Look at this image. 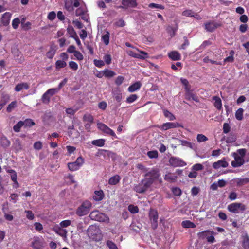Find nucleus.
<instances>
[{
	"instance_id": "6e6552de",
	"label": "nucleus",
	"mask_w": 249,
	"mask_h": 249,
	"mask_svg": "<svg viewBox=\"0 0 249 249\" xmlns=\"http://www.w3.org/2000/svg\"><path fill=\"white\" fill-rule=\"evenodd\" d=\"M220 22H217L214 21H209L204 24L205 29L209 32H213L218 27L221 26Z\"/></svg>"
},
{
	"instance_id": "49530a36",
	"label": "nucleus",
	"mask_w": 249,
	"mask_h": 249,
	"mask_svg": "<svg viewBox=\"0 0 249 249\" xmlns=\"http://www.w3.org/2000/svg\"><path fill=\"white\" fill-rule=\"evenodd\" d=\"M138 97L137 95L135 94H131L126 98V101L127 103L130 104L135 101L138 99Z\"/></svg>"
},
{
	"instance_id": "338daca9",
	"label": "nucleus",
	"mask_w": 249,
	"mask_h": 249,
	"mask_svg": "<svg viewBox=\"0 0 249 249\" xmlns=\"http://www.w3.org/2000/svg\"><path fill=\"white\" fill-rule=\"evenodd\" d=\"M203 166L200 163L195 164L192 166V170L195 171L196 172L197 171L202 170L203 169Z\"/></svg>"
},
{
	"instance_id": "20e7f679",
	"label": "nucleus",
	"mask_w": 249,
	"mask_h": 249,
	"mask_svg": "<svg viewBox=\"0 0 249 249\" xmlns=\"http://www.w3.org/2000/svg\"><path fill=\"white\" fill-rule=\"evenodd\" d=\"M149 218L153 229H156L158 227V213L156 210L150 209L149 212Z\"/></svg>"
},
{
	"instance_id": "4468645a",
	"label": "nucleus",
	"mask_w": 249,
	"mask_h": 249,
	"mask_svg": "<svg viewBox=\"0 0 249 249\" xmlns=\"http://www.w3.org/2000/svg\"><path fill=\"white\" fill-rule=\"evenodd\" d=\"M11 16L12 14L10 12H5L2 15L0 19V22L1 24L4 26H8L10 23Z\"/></svg>"
},
{
	"instance_id": "a211bd4d",
	"label": "nucleus",
	"mask_w": 249,
	"mask_h": 249,
	"mask_svg": "<svg viewBox=\"0 0 249 249\" xmlns=\"http://www.w3.org/2000/svg\"><path fill=\"white\" fill-rule=\"evenodd\" d=\"M168 57L172 60L177 61L181 59L180 54L176 51H173L168 54Z\"/></svg>"
},
{
	"instance_id": "aec40b11",
	"label": "nucleus",
	"mask_w": 249,
	"mask_h": 249,
	"mask_svg": "<svg viewBox=\"0 0 249 249\" xmlns=\"http://www.w3.org/2000/svg\"><path fill=\"white\" fill-rule=\"evenodd\" d=\"M244 162L245 160L244 158L238 156L237 154L234 152V167H238V166L243 165Z\"/></svg>"
},
{
	"instance_id": "6e6d98bb",
	"label": "nucleus",
	"mask_w": 249,
	"mask_h": 249,
	"mask_svg": "<svg viewBox=\"0 0 249 249\" xmlns=\"http://www.w3.org/2000/svg\"><path fill=\"white\" fill-rule=\"evenodd\" d=\"M96 220L100 221H105V219H107V217L106 215L103 213H99L96 215Z\"/></svg>"
},
{
	"instance_id": "8fccbe9b",
	"label": "nucleus",
	"mask_w": 249,
	"mask_h": 249,
	"mask_svg": "<svg viewBox=\"0 0 249 249\" xmlns=\"http://www.w3.org/2000/svg\"><path fill=\"white\" fill-rule=\"evenodd\" d=\"M106 245L109 249H119L117 245L111 240H107Z\"/></svg>"
},
{
	"instance_id": "473e14b6",
	"label": "nucleus",
	"mask_w": 249,
	"mask_h": 249,
	"mask_svg": "<svg viewBox=\"0 0 249 249\" xmlns=\"http://www.w3.org/2000/svg\"><path fill=\"white\" fill-rule=\"evenodd\" d=\"M249 178H238L236 180V182L238 186L246 185L249 183Z\"/></svg>"
},
{
	"instance_id": "f3484780",
	"label": "nucleus",
	"mask_w": 249,
	"mask_h": 249,
	"mask_svg": "<svg viewBox=\"0 0 249 249\" xmlns=\"http://www.w3.org/2000/svg\"><path fill=\"white\" fill-rule=\"evenodd\" d=\"M228 166V163L224 160H219L214 162L213 164V167L215 169H218L220 167L225 168Z\"/></svg>"
},
{
	"instance_id": "39448f33",
	"label": "nucleus",
	"mask_w": 249,
	"mask_h": 249,
	"mask_svg": "<svg viewBox=\"0 0 249 249\" xmlns=\"http://www.w3.org/2000/svg\"><path fill=\"white\" fill-rule=\"evenodd\" d=\"M97 125L98 128L102 131L103 133L107 135L111 136L115 138H117V137L113 130L110 129L105 124L102 123H98Z\"/></svg>"
},
{
	"instance_id": "393cba45",
	"label": "nucleus",
	"mask_w": 249,
	"mask_h": 249,
	"mask_svg": "<svg viewBox=\"0 0 249 249\" xmlns=\"http://www.w3.org/2000/svg\"><path fill=\"white\" fill-rule=\"evenodd\" d=\"M121 179V177L118 175L111 177L108 180V184L112 185H115L118 184Z\"/></svg>"
},
{
	"instance_id": "1a4fd4ad",
	"label": "nucleus",
	"mask_w": 249,
	"mask_h": 249,
	"mask_svg": "<svg viewBox=\"0 0 249 249\" xmlns=\"http://www.w3.org/2000/svg\"><path fill=\"white\" fill-rule=\"evenodd\" d=\"M79 0H66L65 6L66 9L71 11L73 10V7H78L79 5Z\"/></svg>"
},
{
	"instance_id": "4be33fe9",
	"label": "nucleus",
	"mask_w": 249,
	"mask_h": 249,
	"mask_svg": "<svg viewBox=\"0 0 249 249\" xmlns=\"http://www.w3.org/2000/svg\"><path fill=\"white\" fill-rule=\"evenodd\" d=\"M210 233L212 234H213L214 232L213 231H210L207 230L197 233V235L199 239L203 240L205 238L207 239V237L209 235Z\"/></svg>"
},
{
	"instance_id": "9d476101",
	"label": "nucleus",
	"mask_w": 249,
	"mask_h": 249,
	"mask_svg": "<svg viewBox=\"0 0 249 249\" xmlns=\"http://www.w3.org/2000/svg\"><path fill=\"white\" fill-rule=\"evenodd\" d=\"M121 3L122 6L119 7L123 9H127L128 7L135 8L138 5L136 0H122Z\"/></svg>"
},
{
	"instance_id": "2f4dec72",
	"label": "nucleus",
	"mask_w": 249,
	"mask_h": 249,
	"mask_svg": "<svg viewBox=\"0 0 249 249\" xmlns=\"http://www.w3.org/2000/svg\"><path fill=\"white\" fill-rule=\"evenodd\" d=\"M105 140L104 139H100L92 141V144L94 145L102 147L105 145Z\"/></svg>"
},
{
	"instance_id": "13d9d810",
	"label": "nucleus",
	"mask_w": 249,
	"mask_h": 249,
	"mask_svg": "<svg viewBox=\"0 0 249 249\" xmlns=\"http://www.w3.org/2000/svg\"><path fill=\"white\" fill-rule=\"evenodd\" d=\"M148 7L151 8H158L160 9L163 10L165 7L163 5L158 4L154 3H151L148 5Z\"/></svg>"
},
{
	"instance_id": "f03ea898",
	"label": "nucleus",
	"mask_w": 249,
	"mask_h": 249,
	"mask_svg": "<svg viewBox=\"0 0 249 249\" xmlns=\"http://www.w3.org/2000/svg\"><path fill=\"white\" fill-rule=\"evenodd\" d=\"M91 207L92 203L89 200H86L78 207L76 211V213L79 216L87 215L89 213Z\"/></svg>"
},
{
	"instance_id": "a19ab883",
	"label": "nucleus",
	"mask_w": 249,
	"mask_h": 249,
	"mask_svg": "<svg viewBox=\"0 0 249 249\" xmlns=\"http://www.w3.org/2000/svg\"><path fill=\"white\" fill-rule=\"evenodd\" d=\"M20 23V20L18 18H15L12 21V26L14 29H17Z\"/></svg>"
},
{
	"instance_id": "774afa93",
	"label": "nucleus",
	"mask_w": 249,
	"mask_h": 249,
	"mask_svg": "<svg viewBox=\"0 0 249 249\" xmlns=\"http://www.w3.org/2000/svg\"><path fill=\"white\" fill-rule=\"evenodd\" d=\"M71 223L70 220H65L60 223V226L62 228H65L69 226Z\"/></svg>"
},
{
	"instance_id": "c85d7f7f",
	"label": "nucleus",
	"mask_w": 249,
	"mask_h": 249,
	"mask_svg": "<svg viewBox=\"0 0 249 249\" xmlns=\"http://www.w3.org/2000/svg\"><path fill=\"white\" fill-rule=\"evenodd\" d=\"M10 141L5 136H3L0 139L1 146L4 148H7L10 146Z\"/></svg>"
},
{
	"instance_id": "f704fd0d",
	"label": "nucleus",
	"mask_w": 249,
	"mask_h": 249,
	"mask_svg": "<svg viewBox=\"0 0 249 249\" xmlns=\"http://www.w3.org/2000/svg\"><path fill=\"white\" fill-rule=\"evenodd\" d=\"M164 115L165 117L168 118L169 120L173 121L176 119V117L174 115H173L171 112L169 111L164 109L163 110Z\"/></svg>"
},
{
	"instance_id": "c756f323",
	"label": "nucleus",
	"mask_w": 249,
	"mask_h": 249,
	"mask_svg": "<svg viewBox=\"0 0 249 249\" xmlns=\"http://www.w3.org/2000/svg\"><path fill=\"white\" fill-rule=\"evenodd\" d=\"M181 225L183 228H194L196 227V225L193 222L189 220L182 221L181 223Z\"/></svg>"
},
{
	"instance_id": "0eeeda50",
	"label": "nucleus",
	"mask_w": 249,
	"mask_h": 249,
	"mask_svg": "<svg viewBox=\"0 0 249 249\" xmlns=\"http://www.w3.org/2000/svg\"><path fill=\"white\" fill-rule=\"evenodd\" d=\"M170 164L173 167H181L186 165L185 162L178 157H171L169 160Z\"/></svg>"
},
{
	"instance_id": "b1692460",
	"label": "nucleus",
	"mask_w": 249,
	"mask_h": 249,
	"mask_svg": "<svg viewBox=\"0 0 249 249\" xmlns=\"http://www.w3.org/2000/svg\"><path fill=\"white\" fill-rule=\"evenodd\" d=\"M142 84L140 82H136L135 83L130 85L128 88V90L130 92H133L140 89Z\"/></svg>"
},
{
	"instance_id": "412c9836",
	"label": "nucleus",
	"mask_w": 249,
	"mask_h": 249,
	"mask_svg": "<svg viewBox=\"0 0 249 249\" xmlns=\"http://www.w3.org/2000/svg\"><path fill=\"white\" fill-rule=\"evenodd\" d=\"M245 210V205L242 203H234V213H243Z\"/></svg>"
},
{
	"instance_id": "c9c22d12",
	"label": "nucleus",
	"mask_w": 249,
	"mask_h": 249,
	"mask_svg": "<svg viewBox=\"0 0 249 249\" xmlns=\"http://www.w3.org/2000/svg\"><path fill=\"white\" fill-rule=\"evenodd\" d=\"M180 81L184 86V91L191 89V85L189 84L188 81L186 79L181 78L180 79Z\"/></svg>"
},
{
	"instance_id": "6ab92c4d",
	"label": "nucleus",
	"mask_w": 249,
	"mask_h": 249,
	"mask_svg": "<svg viewBox=\"0 0 249 249\" xmlns=\"http://www.w3.org/2000/svg\"><path fill=\"white\" fill-rule=\"evenodd\" d=\"M104 196L105 195L103 190L95 191L94 195L93 196V199L96 201H100L104 198Z\"/></svg>"
},
{
	"instance_id": "7c9ffc66",
	"label": "nucleus",
	"mask_w": 249,
	"mask_h": 249,
	"mask_svg": "<svg viewBox=\"0 0 249 249\" xmlns=\"http://www.w3.org/2000/svg\"><path fill=\"white\" fill-rule=\"evenodd\" d=\"M244 109L243 108H239L237 110L235 114V116L236 119L238 121H242L243 119Z\"/></svg>"
},
{
	"instance_id": "bf43d9fd",
	"label": "nucleus",
	"mask_w": 249,
	"mask_h": 249,
	"mask_svg": "<svg viewBox=\"0 0 249 249\" xmlns=\"http://www.w3.org/2000/svg\"><path fill=\"white\" fill-rule=\"evenodd\" d=\"M73 162L75 163V165L78 166L79 169L84 163V159L82 157H79L77 158L76 161Z\"/></svg>"
},
{
	"instance_id": "cd10ccee",
	"label": "nucleus",
	"mask_w": 249,
	"mask_h": 249,
	"mask_svg": "<svg viewBox=\"0 0 249 249\" xmlns=\"http://www.w3.org/2000/svg\"><path fill=\"white\" fill-rule=\"evenodd\" d=\"M178 30V25L177 23H176V26L173 27L170 26H169L167 28V32L170 34V36L171 37H174L176 33Z\"/></svg>"
},
{
	"instance_id": "5fc2aeb1",
	"label": "nucleus",
	"mask_w": 249,
	"mask_h": 249,
	"mask_svg": "<svg viewBox=\"0 0 249 249\" xmlns=\"http://www.w3.org/2000/svg\"><path fill=\"white\" fill-rule=\"evenodd\" d=\"M68 167L70 170L75 171L79 169L78 167L75 165V163L69 162L68 163Z\"/></svg>"
},
{
	"instance_id": "f257e3e1",
	"label": "nucleus",
	"mask_w": 249,
	"mask_h": 249,
	"mask_svg": "<svg viewBox=\"0 0 249 249\" xmlns=\"http://www.w3.org/2000/svg\"><path fill=\"white\" fill-rule=\"evenodd\" d=\"M156 181L160 183L162 182L160 178V170L157 168H152L148 170L144 175V178L140 183L134 187V190L138 193H143L147 191Z\"/></svg>"
},
{
	"instance_id": "58836bf2",
	"label": "nucleus",
	"mask_w": 249,
	"mask_h": 249,
	"mask_svg": "<svg viewBox=\"0 0 249 249\" xmlns=\"http://www.w3.org/2000/svg\"><path fill=\"white\" fill-rule=\"evenodd\" d=\"M23 126V121H20L13 126V130L16 132H19Z\"/></svg>"
},
{
	"instance_id": "a18cd8bd",
	"label": "nucleus",
	"mask_w": 249,
	"mask_h": 249,
	"mask_svg": "<svg viewBox=\"0 0 249 249\" xmlns=\"http://www.w3.org/2000/svg\"><path fill=\"white\" fill-rule=\"evenodd\" d=\"M23 125L25 127H31L35 124V122L31 119H27L23 121Z\"/></svg>"
},
{
	"instance_id": "7ed1b4c3",
	"label": "nucleus",
	"mask_w": 249,
	"mask_h": 249,
	"mask_svg": "<svg viewBox=\"0 0 249 249\" xmlns=\"http://www.w3.org/2000/svg\"><path fill=\"white\" fill-rule=\"evenodd\" d=\"M45 246V241L42 237L35 236L32 239L31 246L34 249H43Z\"/></svg>"
},
{
	"instance_id": "e2e57ef3",
	"label": "nucleus",
	"mask_w": 249,
	"mask_h": 249,
	"mask_svg": "<svg viewBox=\"0 0 249 249\" xmlns=\"http://www.w3.org/2000/svg\"><path fill=\"white\" fill-rule=\"evenodd\" d=\"M55 53V51L51 48L50 50L46 53V56L48 58L52 59Z\"/></svg>"
},
{
	"instance_id": "3c124183",
	"label": "nucleus",
	"mask_w": 249,
	"mask_h": 249,
	"mask_svg": "<svg viewBox=\"0 0 249 249\" xmlns=\"http://www.w3.org/2000/svg\"><path fill=\"white\" fill-rule=\"evenodd\" d=\"M17 102L16 101L12 102L7 107L6 111L7 112H11L12 110L16 107Z\"/></svg>"
},
{
	"instance_id": "2eb2a0df",
	"label": "nucleus",
	"mask_w": 249,
	"mask_h": 249,
	"mask_svg": "<svg viewBox=\"0 0 249 249\" xmlns=\"http://www.w3.org/2000/svg\"><path fill=\"white\" fill-rule=\"evenodd\" d=\"M53 230L61 237H65L67 236V231L66 230L62 229L61 226H56L53 228Z\"/></svg>"
},
{
	"instance_id": "c03bdc74",
	"label": "nucleus",
	"mask_w": 249,
	"mask_h": 249,
	"mask_svg": "<svg viewBox=\"0 0 249 249\" xmlns=\"http://www.w3.org/2000/svg\"><path fill=\"white\" fill-rule=\"evenodd\" d=\"M9 100L10 96L8 94L4 93L2 94L0 101L1 103L5 105L9 101Z\"/></svg>"
},
{
	"instance_id": "864d4df0",
	"label": "nucleus",
	"mask_w": 249,
	"mask_h": 249,
	"mask_svg": "<svg viewBox=\"0 0 249 249\" xmlns=\"http://www.w3.org/2000/svg\"><path fill=\"white\" fill-rule=\"evenodd\" d=\"M173 194L177 196H180L182 194L181 189L178 187H174L172 189Z\"/></svg>"
},
{
	"instance_id": "4d7b16f0",
	"label": "nucleus",
	"mask_w": 249,
	"mask_h": 249,
	"mask_svg": "<svg viewBox=\"0 0 249 249\" xmlns=\"http://www.w3.org/2000/svg\"><path fill=\"white\" fill-rule=\"evenodd\" d=\"M68 81V79L65 78L63 79L62 81H61L58 85L57 88H53L56 90V92L57 93L60 89L67 83Z\"/></svg>"
},
{
	"instance_id": "5701e85b",
	"label": "nucleus",
	"mask_w": 249,
	"mask_h": 249,
	"mask_svg": "<svg viewBox=\"0 0 249 249\" xmlns=\"http://www.w3.org/2000/svg\"><path fill=\"white\" fill-rule=\"evenodd\" d=\"M29 89V85L27 83H21L17 84L15 87V90L19 92L23 89Z\"/></svg>"
},
{
	"instance_id": "79ce46f5",
	"label": "nucleus",
	"mask_w": 249,
	"mask_h": 249,
	"mask_svg": "<svg viewBox=\"0 0 249 249\" xmlns=\"http://www.w3.org/2000/svg\"><path fill=\"white\" fill-rule=\"evenodd\" d=\"M66 65L67 63L63 60H57L55 63V66L57 69L64 68Z\"/></svg>"
},
{
	"instance_id": "bb28decb",
	"label": "nucleus",
	"mask_w": 249,
	"mask_h": 249,
	"mask_svg": "<svg viewBox=\"0 0 249 249\" xmlns=\"http://www.w3.org/2000/svg\"><path fill=\"white\" fill-rule=\"evenodd\" d=\"M213 100L214 101V106L218 109L222 108V102L220 98L218 96H213Z\"/></svg>"
},
{
	"instance_id": "72a5a7b5",
	"label": "nucleus",
	"mask_w": 249,
	"mask_h": 249,
	"mask_svg": "<svg viewBox=\"0 0 249 249\" xmlns=\"http://www.w3.org/2000/svg\"><path fill=\"white\" fill-rule=\"evenodd\" d=\"M104 76L106 78H111L115 75L116 73L112 70L105 69L104 70Z\"/></svg>"
},
{
	"instance_id": "680f3d73",
	"label": "nucleus",
	"mask_w": 249,
	"mask_h": 249,
	"mask_svg": "<svg viewBox=\"0 0 249 249\" xmlns=\"http://www.w3.org/2000/svg\"><path fill=\"white\" fill-rule=\"evenodd\" d=\"M73 162L75 163V165L78 166L79 169L84 163V159L82 157H79L77 158L76 161Z\"/></svg>"
},
{
	"instance_id": "69168bd1",
	"label": "nucleus",
	"mask_w": 249,
	"mask_h": 249,
	"mask_svg": "<svg viewBox=\"0 0 249 249\" xmlns=\"http://www.w3.org/2000/svg\"><path fill=\"white\" fill-rule=\"evenodd\" d=\"M128 210L132 213H136L139 212L138 207L133 205H130L128 206Z\"/></svg>"
},
{
	"instance_id": "4c0bfd02",
	"label": "nucleus",
	"mask_w": 249,
	"mask_h": 249,
	"mask_svg": "<svg viewBox=\"0 0 249 249\" xmlns=\"http://www.w3.org/2000/svg\"><path fill=\"white\" fill-rule=\"evenodd\" d=\"M102 40L106 45H107L109 42V33L108 31L102 36Z\"/></svg>"
},
{
	"instance_id": "37998d69",
	"label": "nucleus",
	"mask_w": 249,
	"mask_h": 249,
	"mask_svg": "<svg viewBox=\"0 0 249 249\" xmlns=\"http://www.w3.org/2000/svg\"><path fill=\"white\" fill-rule=\"evenodd\" d=\"M177 178L176 176H173L171 174L169 173L166 174L164 177V179L168 181L173 182L175 181Z\"/></svg>"
},
{
	"instance_id": "a878e982",
	"label": "nucleus",
	"mask_w": 249,
	"mask_h": 249,
	"mask_svg": "<svg viewBox=\"0 0 249 249\" xmlns=\"http://www.w3.org/2000/svg\"><path fill=\"white\" fill-rule=\"evenodd\" d=\"M13 147L17 152L22 150V145L20 140L19 139H16L13 142Z\"/></svg>"
},
{
	"instance_id": "dca6fc26",
	"label": "nucleus",
	"mask_w": 249,
	"mask_h": 249,
	"mask_svg": "<svg viewBox=\"0 0 249 249\" xmlns=\"http://www.w3.org/2000/svg\"><path fill=\"white\" fill-rule=\"evenodd\" d=\"M242 245L244 249H249V236L247 233L241 235Z\"/></svg>"
},
{
	"instance_id": "f8f14e48",
	"label": "nucleus",
	"mask_w": 249,
	"mask_h": 249,
	"mask_svg": "<svg viewBox=\"0 0 249 249\" xmlns=\"http://www.w3.org/2000/svg\"><path fill=\"white\" fill-rule=\"evenodd\" d=\"M184 98L188 101L192 100L197 103L199 102V100L197 96L194 93L193 90H191V89L185 91Z\"/></svg>"
},
{
	"instance_id": "09e8293b",
	"label": "nucleus",
	"mask_w": 249,
	"mask_h": 249,
	"mask_svg": "<svg viewBox=\"0 0 249 249\" xmlns=\"http://www.w3.org/2000/svg\"><path fill=\"white\" fill-rule=\"evenodd\" d=\"M183 39L184 43L178 48L180 50H185L190 44L187 37L184 36Z\"/></svg>"
},
{
	"instance_id": "ddd939ff",
	"label": "nucleus",
	"mask_w": 249,
	"mask_h": 249,
	"mask_svg": "<svg viewBox=\"0 0 249 249\" xmlns=\"http://www.w3.org/2000/svg\"><path fill=\"white\" fill-rule=\"evenodd\" d=\"M181 126L178 123L167 122L163 124L159 128L162 130H167L171 128L179 127Z\"/></svg>"
},
{
	"instance_id": "9b49d317",
	"label": "nucleus",
	"mask_w": 249,
	"mask_h": 249,
	"mask_svg": "<svg viewBox=\"0 0 249 249\" xmlns=\"http://www.w3.org/2000/svg\"><path fill=\"white\" fill-rule=\"evenodd\" d=\"M15 60L19 64H22L25 61V58L21 52L18 49L12 51Z\"/></svg>"
},
{
	"instance_id": "e433bc0d",
	"label": "nucleus",
	"mask_w": 249,
	"mask_h": 249,
	"mask_svg": "<svg viewBox=\"0 0 249 249\" xmlns=\"http://www.w3.org/2000/svg\"><path fill=\"white\" fill-rule=\"evenodd\" d=\"M94 118L93 116L90 114H86L83 116V121L84 122H87L90 124L93 122Z\"/></svg>"
},
{
	"instance_id": "ea45409f",
	"label": "nucleus",
	"mask_w": 249,
	"mask_h": 249,
	"mask_svg": "<svg viewBox=\"0 0 249 249\" xmlns=\"http://www.w3.org/2000/svg\"><path fill=\"white\" fill-rule=\"evenodd\" d=\"M67 32L71 38L77 37V35L72 26H69L68 27Z\"/></svg>"
},
{
	"instance_id": "de8ad7c7",
	"label": "nucleus",
	"mask_w": 249,
	"mask_h": 249,
	"mask_svg": "<svg viewBox=\"0 0 249 249\" xmlns=\"http://www.w3.org/2000/svg\"><path fill=\"white\" fill-rule=\"evenodd\" d=\"M147 155L150 159L157 158L158 157V152L156 150L148 151Z\"/></svg>"
},
{
	"instance_id": "0e129e2a",
	"label": "nucleus",
	"mask_w": 249,
	"mask_h": 249,
	"mask_svg": "<svg viewBox=\"0 0 249 249\" xmlns=\"http://www.w3.org/2000/svg\"><path fill=\"white\" fill-rule=\"evenodd\" d=\"M113 98L118 102H120L122 100V93L120 91L114 92L113 93Z\"/></svg>"
},
{
	"instance_id": "052dcab7",
	"label": "nucleus",
	"mask_w": 249,
	"mask_h": 249,
	"mask_svg": "<svg viewBox=\"0 0 249 249\" xmlns=\"http://www.w3.org/2000/svg\"><path fill=\"white\" fill-rule=\"evenodd\" d=\"M73 162L75 163V165L78 166L79 169L84 163V159L82 157H79L77 158L76 161Z\"/></svg>"
},
{
	"instance_id": "423d86ee",
	"label": "nucleus",
	"mask_w": 249,
	"mask_h": 249,
	"mask_svg": "<svg viewBox=\"0 0 249 249\" xmlns=\"http://www.w3.org/2000/svg\"><path fill=\"white\" fill-rule=\"evenodd\" d=\"M55 93H56V90L53 88L49 89L42 95L41 97L42 102L46 104H49L50 101L51 97Z\"/></svg>"
},
{
	"instance_id": "603ef678",
	"label": "nucleus",
	"mask_w": 249,
	"mask_h": 249,
	"mask_svg": "<svg viewBox=\"0 0 249 249\" xmlns=\"http://www.w3.org/2000/svg\"><path fill=\"white\" fill-rule=\"evenodd\" d=\"M196 139L198 142H206L208 140V138L203 134H198Z\"/></svg>"
}]
</instances>
